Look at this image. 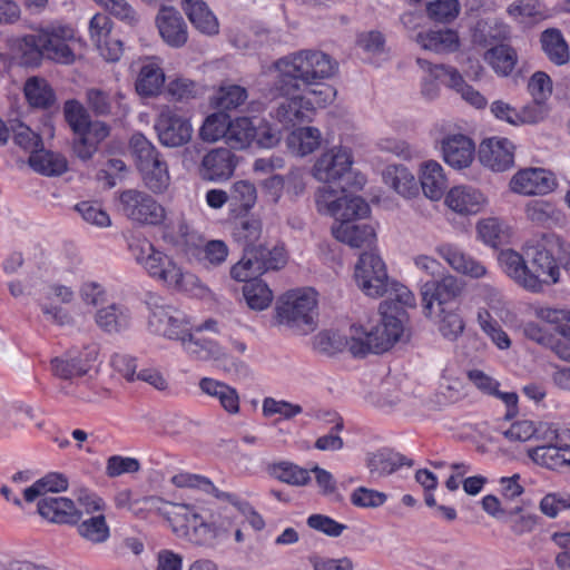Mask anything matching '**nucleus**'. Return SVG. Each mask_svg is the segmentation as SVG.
<instances>
[{"label":"nucleus","instance_id":"f257e3e1","mask_svg":"<svg viewBox=\"0 0 570 570\" xmlns=\"http://www.w3.org/2000/svg\"><path fill=\"white\" fill-rule=\"evenodd\" d=\"M561 243L552 234H543L540 239L530 240L524 247L527 259L512 249L501 252L499 262L508 276L532 292L542 291L544 285L559 281L560 271L556 255Z\"/></svg>","mask_w":570,"mask_h":570},{"label":"nucleus","instance_id":"f03ea898","mask_svg":"<svg viewBox=\"0 0 570 570\" xmlns=\"http://www.w3.org/2000/svg\"><path fill=\"white\" fill-rule=\"evenodd\" d=\"M277 71L274 89L281 95L301 91L317 81L332 78L337 63L331 56L318 50H299L277 59L273 63Z\"/></svg>","mask_w":570,"mask_h":570},{"label":"nucleus","instance_id":"7ed1b4c3","mask_svg":"<svg viewBox=\"0 0 570 570\" xmlns=\"http://www.w3.org/2000/svg\"><path fill=\"white\" fill-rule=\"evenodd\" d=\"M171 511L173 529L194 544L213 547L226 539L232 530L228 515H215L203 502L174 503Z\"/></svg>","mask_w":570,"mask_h":570},{"label":"nucleus","instance_id":"20e7f679","mask_svg":"<svg viewBox=\"0 0 570 570\" xmlns=\"http://www.w3.org/2000/svg\"><path fill=\"white\" fill-rule=\"evenodd\" d=\"M461 282L452 275H445L440 281L425 282L421 287L422 305L426 315L440 318V332L455 341L463 332L461 313Z\"/></svg>","mask_w":570,"mask_h":570},{"label":"nucleus","instance_id":"39448f33","mask_svg":"<svg viewBox=\"0 0 570 570\" xmlns=\"http://www.w3.org/2000/svg\"><path fill=\"white\" fill-rule=\"evenodd\" d=\"M136 263L154 279L179 292H195L203 285L199 278L185 271L174 257L156 248L147 238H136L129 244Z\"/></svg>","mask_w":570,"mask_h":570},{"label":"nucleus","instance_id":"423d86ee","mask_svg":"<svg viewBox=\"0 0 570 570\" xmlns=\"http://www.w3.org/2000/svg\"><path fill=\"white\" fill-rule=\"evenodd\" d=\"M317 294L312 288L289 291L275 306V320L296 334L306 335L316 327Z\"/></svg>","mask_w":570,"mask_h":570},{"label":"nucleus","instance_id":"0eeeda50","mask_svg":"<svg viewBox=\"0 0 570 570\" xmlns=\"http://www.w3.org/2000/svg\"><path fill=\"white\" fill-rule=\"evenodd\" d=\"M129 149L145 187L155 194L166 191L170 185L168 164L153 142L136 132L129 140Z\"/></svg>","mask_w":570,"mask_h":570},{"label":"nucleus","instance_id":"6e6552de","mask_svg":"<svg viewBox=\"0 0 570 570\" xmlns=\"http://www.w3.org/2000/svg\"><path fill=\"white\" fill-rule=\"evenodd\" d=\"M381 323L366 330L363 326H352L351 354L364 357L370 353L380 354L389 351L402 336L403 320L397 314L381 313Z\"/></svg>","mask_w":570,"mask_h":570},{"label":"nucleus","instance_id":"1a4fd4ad","mask_svg":"<svg viewBox=\"0 0 570 570\" xmlns=\"http://www.w3.org/2000/svg\"><path fill=\"white\" fill-rule=\"evenodd\" d=\"M316 205L318 212L334 217L340 223L362 218L370 213V206L362 197L347 194L345 189H342L338 196L330 186H323L317 190Z\"/></svg>","mask_w":570,"mask_h":570},{"label":"nucleus","instance_id":"9d476101","mask_svg":"<svg viewBox=\"0 0 570 570\" xmlns=\"http://www.w3.org/2000/svg\"><path fill=\"white\" fill-rule=\"evenodd\" d=\"M120 210L129 220L139 225H158L165 218L164 207L149 194L126 189L119 195Z\"/></svg>","mask_w":570,"mask_h":570},{"label":"nucleus","instance_id":"9b49d317","mask_svg":"<svg viewBox=\"0 0 570 570\" xmlns=\"http://www.w3.org/2000/svg\"><path fill=\"white\" fill-rule=\"evenodd\" d=\"M355 279L365 295L375 298L383 296L389 276L382 258L374 252L362 253L355 265Z\"/></svg>","mask_w":570,"mask_h":570},{"label":"nucleus","instance_id":"f8f14e48","mask_svg":"<svg viewBox=\"0 0 570 570\" xmlns=\"http://www.w3.org/2000/svg\"><path fill=\"white\" fill-rule=\"evenodd\" d=\"M148 326L155 334L181 343L190 332L186 314L171 305L155 304L150 309Z\"/></svg>","mask_w":570,"mask_h":570},{"label":"nucleus","instance_id":"ddd939ff","mask_svg":"<svg viewBox=\"0 0 570 570\" xmlns=\"http://www.w3.org/2000/svg\"><path fill=\"white\" fill-rule=\"evenodd\" d=\"M45 57L59 63L75 62V30L69 26L52 24L40 30Z\"/></svg>","mask_w":570,"mask_h":570},{"label":"nucleus","instance_id":"4468645a","mask_svg":"<svg viewBox=\"0 0 570 570\" xmlns=\"http://www.w3.org/2000/svg\"><path fill=\"white\" fill-rule=\"evenodd\" d=\"M353 155L350 148L333 146L315 160L312 176L322 183H332L344 177L352 168Z\"/></svg>","mask_w":570,"mask_h":570},{"label":"nucleus","instance_id":"2eb2a0df","mask_svg":"<svg viewBox=\"0 0 570 570\" xmlns=\"http://www.w3.org/2000/svg\"><path fill=\"white\" fill-rule=\"evenodd\" d=\"M132 69L136 72L135 89L140 97L151 98L160 95L166 76L159 57L139 58L134 62Z\"/></svg>","mask_w":570,"mask_h":570},{"label":"nucleus","instance_id":"dca6fc26","mask_svg":"<svg viewBox=\"0 0 570 570\" xmlns=\"http://www.w3.org/2000/svg\"><path fill=\"white\" fill-rule=\"evenodd\" d=\"M155 130L161 145L176 148L186 145L193 136V127L188 119L166 108L160 111Z\"/></svg>","mask_w":570,"mask_h":570},{"label":"nucleus","instance_id":"f3484780","mask_svg":"<svg viewBox=\"0 0 570 570\" xmlns=\"http://www.w3.org/2000/svg\"><path fill=\"white\" fill-rule=\"evenodd\" d=\"M416 62L428 73L421 87V94L428 100H433L439 96L438 80L458 92L462 91L463 78L455 68L444 65H432L421 58H417Z\"/></svg>","mask_w":570,"mask_h":570},{"label":"nucleus","instance_id":"a211bd4d","mask_svg":"<svg viewBox=\"0 0 570 570\" xmlns=\"http://www.w3.org/2000/svg\"><path fill=\"white\" fill-rule=\"evenodd\" d=\"M125 99V95L119 90L91 87L85 92L87 108L97 117H125L129 112Z\"/></svg>","mask_w":570,"mask_h":570},{"label":"nucleus","instance_id":"6ab92c4d","mask_svg":"<svg viewBox=\"0 0 570 570\" xmlns=\"http://www.w3.org/2000/svg\"><path fill=\"white\" fill-rule=\"evenodd\" d=\"M271 94L282 98L273 109L272 115L285 127L295 126L298 122L309 119L312 115L311 104L306 100L305 96L301 95V91L291 95H281L274 89L273 85Z\"/></svg>","mask_w":570,"mask_h":570},{"label":"nucleus","instance_id":"aec40b11","mask_svg":"<svg viewBox=\"0 0 570 570\" xmlns=\"http://www.w3.org/2000/svg\"><path fill=\"white\" fill-rule=\"evenodd\" d=\"M97 355L98 348L95 344L86 346L78 354L69 352L65 357H56L51 361L52 372L62 380L83 376L91 368Z\"/></svg>","mask_w":570,"mask_h":570},{"label":"nucleus","instance_id":"412c9836","mask_svg":"<svg viewBox=\"0 0 570 570\" xmlns=\"http://www.w3.org/2000/svg\"><path fill=\"white\" fill-rule=\"evenodd\" d=\"M235 168V155L227 148H215L203 157L198 174L203 180L218 183L229 179Z\"/></svg>","mask_w":570,"mask_h":570},{"label":"nucleus","instance_id":"4be33fe9","mask_svg":"<svg viewBox=\"0 0 570 570\" xmlns=\"http://www.w3.org/2000/svg\"><path fill=\"white\" fill-rule=\"evenodd\" d=\"M36 502L39 515L51 523L76 524L81 519L82 512L69 498L49 497Z\"/></svg>","mask_w":570,"mask_h":570},{"label":"nucleus","instance_id":"5701e85b","mask_svg":"<svg viewBox=\"0 0 570 570\" xmlns=\"http://www.w3.org/2000/svg\"><path fill=\"white\" fill-rule=\"evenodd\" d=\"M45 297L46 302L40 304V308L46 321L58 326L72 323L70 313L66 308L53 304V301L61 304L71 303L73 301L75 293L70 287L61 284H51L46 288Z\"/></svg>","mask_w":570,"mask_h":570},{"label":"nucleus","instance_id":"b1692460","mask_svg":"<svg viewBox=\"0 0 570 570\" xmlns=\"http://www.w3.org/2000/svg\"><path fill=\"white\" fill-rule=\"evenodd\" d=\"M514 147L505 138L484 140L479 148L480 161L494 171H504L513 166Z\"/></svg>","mask_w":570,"mask_h":570},{"label":"nucleus","instance_id":"393cba45","mask_svg":"<svg viewBox=\"0 0 570 570\" xmlns=\"http://www.w3.org/2000/svg\"><path fill=\"white\" fill-rule=\"evenodd\" d=\"M163 40L173 48L183 47L188 39L187 24L176 9L163 7L156 18Z\"/></svg>","mask_w":570,"mask_h":570},{"label":"nucleus","instance_id":"a878e982","mask_svg":"<svg viewBox=\"0 0 570 570\" xmlns=\"http://www.w3.org/2000/svg\"><path fill=\"white\" fill-rule=\"evenodd\" d=\"M332 234L335 239L353 248H372L376 242L375 228L365 223L341 222L333 225Z\"/></svg>","mask_w":570,"mask_h":570},{"label":"nucleus","instance_id":"bb28decb","mask_svg":"<svg viewBox=\"0 0 570 570\" xmlns=\"http://www.w3.org/2000/svg\"><path fill=\"white\" fill-rule=\"evenodd\" d=\"M132 313L122 303H111L98 308L95 313L97 326L108 333L118 334L130 327Z\"/></svg>","mask_w":570,"mask_h":570},{"label":"nucleus","instance_id":"cd10ccee","mask_svg":"<svg viewBox=\"0 0 570 570\" xmlns=\"http://www.w3.org/2000/svg\"><path fill=\"white\" fill-rule=\"evenodd\" d=\"M552 181L543 169L529 168L518 171L510 180V189L521 195H543L552 190Z\"/></svg>","mask_w":570,"mask_h":570},{"label":"nucleus","instance_id":"c85d7f7f","mask_svg":"<svg viewBox=\"0 0 570 570\" xmlns=\"http://www.w3.org/2000/svg\"><path fill=\"white\" fill-rule=\"evenodd\" d=\"M511 28L498 20H479L471 29V40L483 48L510 40Z\"/></svg>","mask_w":570,"mask_h":570},{"label":"nucleus","instance_id":"c756f323","mask_svg":"<svg viewBox=\"0 0 570 570\" xmlns=\"http://www.w3.org/2000/svg\"><path fill=\"white\" fill-rule=\"evenodd\" d=\"M419 179L424 196L431 200L442 198L446 188V178L442 166L435 160H426L421 164Z\"/></svg>","mask_w":570,"mask_h":570},{"label":"nucleus","instance_id":"7c9ffc66","mask_svg":"<svg viewBox=\"0 0 570 570\" xmlns=\"http://www.w3.org/2000/svg\"><path fill=\"white\" fill-rule=\"evenodd\" d=\"M415 42L424 50L443 53L458 50L460 37L458 31L452 29L428 30L419 32Z\"/></svg>","mask_w":570,"mask_h":570},{"label":"nucleus","instance_id":"2f4dec72","mask_svg":"<svg viewBox=\"0 0 570 570\" xmlns=\"http://www.w3.org/2000/svg\"><path fill=\"white\" fill-rule=\"evenodd\" d=\"M68 487L69 480L65 474L50 472L23 490V500L27 503H33L41 498H49V493L65 492Z\"/></svg>","mask_w":570,"mask_h":570},{"label":"nucleus","instance_id":"473e14b6","mask_svg":"<svg viewBox=\"0 0 570 570\" xmlns=\"http://www.w3.org/2000/svg\"><path fill=\"white\" fill-rule=\"evenodd\" d=\"M483 59L499 77H509L518 65L519 56L515 48L502 42L489 48Z\"/></svg>","mask_w":570,"mask_h":570},{"label":"nucleus","instance_id":"72a5a7b5","mask_svg":"<svg viewBox=\"0 0 570 570\" xmlns=\"http://www.w3.org/2000/svg\"><path fill=\"white\" fill-rule=\"evenodd\" d=\"M382 176L385 185L404 198H412L419 194L414 175L402 165L387 166Z\"/></svg>","mask_w":570,"mask_h":570},{"label":"nucleus","instance_id":"f704fd0d","mask_svg":"<svg viewBox=\"0 0 570 570\" xmlns=\"http://www.w3.org/2000/svg\"><path fill=\"white\" fill-rule=\"evenodd\" d=\"M540 46L546 57L556 66H564L570 61V49L562 32L557 28H548L540 35Z\"/></svg>","mask_w":570,"mask_h":570},{"label":"nucleus","instance_id":"c9c22d12","mask_svg":"<svg viewBox=\"0 0 570 570\" xmlns=\"http://www.w3.org/2000/svg\"><path fill=\"white\" fill-rule=\"evenodd\" d=\"M199 389L206 395L216 399L229 414L239 412V395L234 387L210 377H203L199 381Z\"/></svg>","mask_w":570,"mask_h":570},{"label":"nucleus","instance_id":"e433bc0d","mask_svg":"<svg viewBox=\"0 0 570 570\" xmlns=\"http://www.w3.org/2000/svg\"><path fill=\"white\" fill-rule=\"evenodd\" d=\"M171 482L178 488H194L202 490L206 493L213 494L217 500L226 501L234 507L240 508V502L235 494L219 491L213 482L205 476L191 473H179L171 478Z\"/></svg>","mask_w":570,"mask_h":570},{"label":"nucleus","instance_id":"4c0bfd02","mask_svg":"<svg viewBox=\"0 0 570 570\" xmlns=\"http://www.w3.org/2000/svg\"><path fill=\"white\" fill-rule=\"evenodd\" d=\"M386 299L380 304V312L384 314H397L403 321L405 317L404 308L414 307L415 296L404 285L392 283L386 286Z\"/></svg>","mask_w":570,"mask_h":570},{"label":"nucleus","instance_id":"58836bf2","mask_svg":"<svg viewBox=\"0 0 570 570\" xmlns=\"http://www.w3.org/2000/svg\"><path fill=\"white\" fill-rule=\"evenodd\" d=\"M76 525L78 535L90 544H102L110 538V528L105 513L81 517Z\"/></svg>","mask_w":570,"mask_h":570},{"label":"nucleus","instance_id":"ea45409f","mask_svg":"<svg viewBox=\"0 0 570 570\" xmlns=\"http://www.w3.org/2000/svg\"><path fill=\"white\" fill-rule=\"evenodd\" d=\"M322 141V134L315 127H299L286 139L288 149L296 156L304 157L315 151Z\"/></svg>","mask_w":570,"mask_h":570},{"label":"nucleus","instance_id":"a19ab883","mask_svg":"<svg viewBox=\"0 0 570 570\" xmlns=\"http://www.w3.org/2000/svg\"><path fill=\"white\" fill-rule=\"evenodd\" d=\"M184 10L194 27L205 35L218 32V21L202 0H185Z\"/></svg>","mask_w":570,"mask_h":570},{"label":"nucleus","instance_id":"79ce46f5","mask_svg":"<svg viewBox=\"0 0 570 570\" xmlns=\"http://www.w3.org/2000/svg\"><path fill=\"white\" fill-rule=\"evenodd\" d=\"M352 326L348 334L343 335L338 331L324 330L317 333L313 338V346L318 352L326 355H335L347 350L351 353Z\"/></svg>","mask_w":570,"mask_h":570},{"label":"nucleus","instance_id":"37998d69","mask_svg":"<svg viewBox=\"0 0 570 570\" xmlns=\"http://www.w3.org/2000/svg\"><path fill=\"white\" fill-rule=\"evenodd\" d=\"M528 454L535 463L552 470L570 464V450L562 449L557 443L537 445L529 449Z\"/></svg>","mask_w":570,"mask_h":570},{"label":"nucleus","instance_id":"c03bdc74","mask_svg":"<svg viewBox=\"0 0 570 570\" xmlns=\"http://www.w3.org/2000/svg\"><path fill=\"white\" fill-rule=\"evenodd\" d=\"M403 465H411V462L402 454L389 450L372 453L367 458V468L374 476L389 475Z\"/></svg>","mask_w":570,"mask_h":570},{"label":"nucleus","instance_id":"a18cd8bd","mask_svg":"<svg viewBox=\"0 0 570 570\" xmlns=\"http://www.w3.org/2000/svg\"><path fill=\"white\" fill-rule=\"evenodd\" d=\"M29 165L46 176H59L67 170V160L62 155L45 150L41 147L30 155Z\"/></svg>","mask_w":570,"mask_h":570},{"label":"nucleus","instance_id":"49530a36","mask_svg":"<svg viewBox=\"0 0 570 570\" xmlns=\"http://www.w3.org/2000/svg\"><path fill=\"white\" fill-rule=\"evenodd\" d=\"M255 119L238 117L229 121L226 144L233 149H245L255 139Z\"/></svg>","mask_w":570,"mask_h":570},{"label":"nucleus","instance_id":"de8ad7c7","mask_svg":"<svg viewBox=\"0 0 570 570\" xmlns=\"http://www.w3.org/2000/svg\"><path fill=\"white\" fill-rule=\"evenodd\" d=\"M181 344L188 354L199 360L222 361L226 357L225 351L216 342L198 337L190 332Z\"/></svg>","mask_w":570,"mask_h":570},{"label":"nucleus","instance_id":"09e8293b","mask_svg":"<svg viewBox=\"0 0 570 570\" xmlns=\"http://www.w3.org/2000/svg\"><path fill=\"white\" fill-rule=\"evenodd\" d=\"M268 472L273 478L279 480L281 482L294 487H304L311 481L308 470L303 469L289 461H282L271 464L268 466Z\"/></svg>","mask_w":570,"mask_h":570},{"label":"nucleus","instance_id":"8fccbe9b","mask_svg":"<svg viewBox=\"0 0 570 570\" xmlns=\"http://www.w3.org/2000/svg\"><path fill=\"white\" fill-rule=\"evenodd\" d=\"M24 96L35 108H49L55 104L53 90L46 79L31 77L24 83Z\"/></svg>","mask_w":570,"mask_h":570},{"label":"nucleus","instance_id":"3c124183","mask_svg":"<svg viewBox=\"0 0 570 570\" xmlns=\"http://www.w3.org/2000/svg\"><path fill=\"white\" fill-rule=\"evenodd\" d=\"M248 98L247 90L238 85H222L210 98V104L220 110H233L243 105Z\"/></svg>","mask_w":570,"mask_h":570},{"label":"nucleus","instance_id":"603ef678","mask_svg":"<svg viewBox=\"0 0 570 570\" xmlns=\"http://www.w3.org/2000/svg\"><path fill=\"white\" fill-rule=\"evenodd\" d=\"M16 55L23 66H38L45 57L40 31L36 35H27L16 41Z\"/></svg>","mask_w":570,"mask_h":570},{"label":"nucleus","instance_id":"864d4df0","mask_svg":"<svg viewBox=\"0 0 570 570\" xmlns=\"http://www.w3.org/2000/svg\"><path fill=\"white\" fill-rule=\"evenodd\" d=\"M527 218L539 226H550L560 220L557 207L543 199L530 200L525 206Z\"/></svg>","mask_w":570,"mask_h":570},{"label":"nucleus","instance_id":"5fc2aeb1","mask_svg":"<svg viewBox=\"0 0 570 570\" xmlns=\"http://www.w3.org/2000/svg\"><path fill=\"white\" fill-rule=\"evenodd\" d=\"M243 296L247 306L254 311H264L273 302V292L262 281L254 279L243 286Z\"/></svg>","mask_w":570,"mask_h":570},{"label":"nucleus","instance_id":"6e6d98bb","mask_svg":"<svg viewBox=\"0 0 570 570\" xmlns=\"http://www.w3.org/2000/svg\"><path fill=\"white\" fill-rule=\"evenodd\" d=\"M461 373V366L456 362L446 365L443 370L440 394L445 399V402H458L461 399V390L463 387Z\"/></svg>","mask_w":570,"mask_h":570},{"label":"nucleus","instance_id":"4d7b16f0","mask_svg":"<svg viewBox=\"0 0 570 570\" xmlns=\"http://www.w3.org/2000/svg\"><path fill=\"white\" fill-rule=\"evenodd\" d=\"M234 238L244 246V250L258 248V240L262 235V222L258 218L249 217L242 219L234 228Z\"/></svg>","mask_w":570,"mask_h":570},{"label":"nucleus","instance_id":"13d9d810","mask_svg":"<svg viewBox=\"0 0 570 570\" xmlns=\"http://www.w3.org/2000/svg\"><path fill=\"white\" fill-rule=\"evenodd\" d=\"M244 252V257L232 266L230 276L233 279L237 282H245L246 284L248 282H252V278L264 273L262 271L263 267H261V264L258 263L255 249H245Z\"/></svg>","mask_w":570,"mask_h":570},{"label":"nucleus","instance_id":"bf43d9fd","mask_svg":"<svg viewBox=\"0 0 570 570\" xmlns=\"http://www.w3.org/2000/svg\"><path fill=\"white\" fill-rule=\"evenodd\" d=\"M229 119L223 112H215L209 115L199 130V136L204 141L215 142L220 138L227 136Z\"/></svg>","mask_w":570,"mask_h":570},{"label":"nucleus","instance_id":"052dcab7","mask_svg":"<svg viewBox=\"0 0 570 570\" xmlns=\"http://www.w3.org/2000/svg\"><path fill=\"white\" fill-rule=\"evenodd\" d=\"M304 88V90L301 89V95L305 96L306 100L311 104V112H313L315 108H323L327 104H331L336 96L335 88L323 81H317L311 87Z\"/></svg>","mask_w":570,"mask_h":570},{"label":"nucleus","instance_id":"680f3d73","mask_svg":"<svg viewBox=\"0 0 570 570\" xmlns=\"http://www.w3.org/2000/svg\"><path fill=\"white\" fill-rule=\"evenodd\" d=\"M89 109H86L78 100H68L63 107L67 122L75 134H81L91 121Z\"/></svg>","mask_w":570,"mask_h":570},{"label":"nucleus","instance_id":"e2e57ef3","mask_svg":"<svg viewBox=\"0 0 570 570\" xmlns=\"http://www.w3.org/2000/svg\"><path fill=\"white\" fill-rule=\"evenodd\" d=\"M478 234L480 238L495 247L503 243L508 237L507 227L498 218H488L479 222Z\"/></svg>","mask_w":570,"mask_h":570},{"label":"nucleus","instance_id":"0e129e2a","mask_svg":"<svg viewBox=\"0 0 570 570\" xmlns=\"http://www.w3.org/2000/svg\"><path fill=\"white\" fill-rule=\"evenodd\" d=\"M478 323L499 348L505 350L510 347L511 341L508 334L492 320L488 311L481 309L478 312Z\"/></svg>","mask_w":570,"mask_h":570},{"label":"nucleus","instance_id":"69168bd1","mask_svg":"<svg viewBox=\"0 0 570 570\" xmlns=\"http://www.w3.org/2000/svg\"><path fill=\"white\" fill-rule=\"evenodd\" d=\"M426 12L430 19L436 22H450L460 12L458 0H434L426 4Z\"/></svg>","mask_w":570,"mask_h":570},{"label":"nucleus","instance_id":"338daca9","mask_svg":"<svg viewBox=\"0 0 570 570\" xmlns=\"http://www.w3.org/2000/svg\"><path fill=\"white\" fill-rule=\"evenodd\" d=\"M442 154L444 161L455 168L463 167V135L456 134L442 140Z\"/></svg>","mask_w":570,"mask_h":570},{"label":"nucleus","instance_id":"774afa93","mask_svg":"<svg viewBox=\"0 0 570 570\" xmlns=\"http://www.w3.org/2000/svg\"><path fill=\"white\" fill-rule=\"evenodd\" d=\"M114 17L129 26H135L139 18L134 8L126 0H95Z\"/></svg>","mask_w":570,"mask_h":570}]
</instances>
